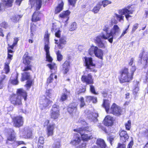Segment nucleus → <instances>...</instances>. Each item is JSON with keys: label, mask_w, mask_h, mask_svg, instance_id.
Masks as SVG:
<instances>
[{"label": "nucleus", "mask_w": 148, "mask_h": 148, "mask_svg": "<svg viewBox=\"0 0 148 148\" xmlns=\"http://www.w3.org/2000/svg\"><path fill=\"white\" fill-rule=\"evenodd\" d=\"M86 143L84 141H82L81 145L77 147V148H86Z\"/></svg>", "instance_id": "nucleus-53"}, {"label": "nucleus", "mask_w": 148, "mask_h": 148, "mask_svg": "<svg viewBox=\"0 0 148 148\" xmlns=\"http://www.w3.org/2000/svg\"><path fill=\"white\" fill-rule=\"evenodd\" d=\"M13 121L14 126L19 127L22 126L23 124V119L21 116H17L13 118Z\"/></svg>", "instance_id": "nucleus-14"}, {"label": "nucleus", "mask_w": 148, "mask_h": 148, "mask_svg": "<svg viewBox=\"0 0 148 148\" xmlns=\"http://www.w3.org/2000/svg\"><path fill=\"white\" fill-rule=\"evenodd\" d=\"M24 133L25 134V138H29L32 136V131L31 129L29 127H25L24 129Z\"/></svg>", "instance_id": "nucleus-30"}, {"label": "nucleus", "mask_w": 148, "mask_h": 148, "mask_svg": "<svg viewBox=\"0 0 148 148\" xmlns=\"http://www.w3.org/2000/svg\"><path fill=\"white\" fill-rule=\"evenodd\" d=\"M36 27L35 25H34L33 23H32L31 26V36H34L33 33L34 31H36Z\"/></svg>", "instance_id": "nucleus-44"}, {"label": "nucleus", "mask_w": 148, "mask_h": 148, "mask_svg": "<svg viewBox=\"0 0 148 148\" xmlns=\"http://www.w3.org/2000/svg\"><path fill=\"white\" fill-rule=\"evenodd\" d=\"M134 58H131L130 61L129 62V65L131 66L134 65Z\"/></svg>", "instance_id": "nucleus-61"}, {"label": "nucleus", "mask_w": 148, "mask_h": 148, "mask_svg": "<svg viewBox=\"0 0 148 148\" xmlns=\"http://www.w3.org/2000/svg\"><path fill=\"white\" fill-rule=\"evenodd\" d=\"M51 30L52 32L54 31L55 32L56 37H60L61 31L56 25H53Z\"/></svg>", "instance_id": "nucleus-32"}, {"label": "nucleus", "mask_w": 148, "mask_h": 148, "mask_svg": "<svg viewBox=\"0 0 148 148\" xmlns=\"http://www.w3.org/2000/svg\"><path fill=\"white\" fill-rule=\"evenodd\" d=\"M31 67L30 65H28L25 67L23 71L25 72H27L28 70H31Z\"/></svg>", "instance_id": "nucleus-59"}, {"label": "nucleus", "mask_w": 148, "mask_h": 148, "mask_svg": "<svg viewBox=\"0 0 148 148\" xmlns=\"http://www.w3.org/2000/svg\"><path fill=\"white\" fill-rule=\"evenodd\" d=\"M81 80L82 82L86 83L87 84L93 83L92 77L90 74H88L87 75H83L82 77Z\"/></svg>", "instance_id": "nucleus-16"}, {"label": "nucleus", "mask_w": 148, "mask_h": 148, "mask_svg": "<svg viewBox=\"0 0 148 148\" xmlns=\"http://www.w3.org/2000/svg\"><path fill=\"white\" fill-rule=\"evenodd\" d=\"M121 112L122 110L120 107L114 103L112 106L109 113H112L114 115L118 116L121 114Z\"/></svg>", "instance_id": "nucleus-13"}, {"label": "nucleus", "mask_w": 148, "mask_h": 148, "mask_svg": "<svg viewBox=\"0 0 148 148\" xmlns=\"http://www.w3.org/2000/svg\"><path fill=\"white\" fill-rule=\"evenodd\" d=\"M46 97H49L52 99H54L56 97L54 92L51 89L47 90L46 92Z\"/></svg>", "instance_id": "nucleus-29"}, {"label": "nucleus", "mask_w": 148, "mask_h": 148, "mask_svg": "<svg viewBox=\"0 0 148 148\" xmlns=\"http://www.w3.org/2000/svg\"><path fill=\"white\" fill-rule=\"evenodd\" d=\"M18 39L17 38H14V41L12 45L8 44V58L6 60H10V62L12 59L13 54L14 52L12 50L14 48L17 44L18 42Z\"/></svg>", "instance_id": "nucleus-8"}, {"label": "nucleus", "mask_w": 148, "mask_h": 148, "mask_svg": "<svg viewBox=\"0 0 148 148\" xmlns=\"http://www.w3.org/2000/svg\"><path fill=\"white\" fill-rule=\"evenodd\" d=\"M91 130V129L89 127L79 128L73 130L74 132H77L80 134L83 140L86 141L92 139L93 137L91 134L88 135L86 134L84 132H90Z\"/></svg>", "instance_id": "nucleus-5"}, {"label": "nucleus", "mask_w": 148, "mask_h": 148, "mask_svg": "<svg viewBox=\"0 0 148 148\" xmlns=\"http://www.w3.org/2000/svg\"><path fill=\"white\" fill-rule=\"evenodd\" d=\"M136 70V67L134 65L132 66L131 68L130 69V71L131 73H130V74H132V75L133 76L134 75V73L135 71Z\"/></svg>", "instance_id": "nucleus-57"}, {"label": "nucleus", "mask_w": 148, "mask_h": 148, "mask_svg": "<svg viewBox=\"0 0 148 148\" xmlns=\"http://www.w3.org/2000/svg\"><path fill=\"white\" fill-rule=\"evenodd\" d=\"M133 144V140L131 141L128 145L127 148H132Z\"/></svg>", "instance_id": "nucleus-64"}, {"label": "nucleus", "mask_w": 148, "mask_h": 148, "mask_svg": "<svg viewBox=\"0 0 148 148\" xmlns=\"http://www.w3.org/2000/svg\"><path fill=\"white\" fill-rule=\"evenodd\" d=\"M128 9L129 8H125L119 10H118L119 14H115L114 16L120 22L122 21L123 22L124 18V16L123 15H125L127 20H128L129 18L132 16L130 14H132L133 12V10H129Z\"/></svg>", "instance_id": "nucleus-3"}, {"label": "nucleus", "mask_w": 148, "mask_h": 148, "mask_svg": "<svg viewBox=\"0 0 148 148\" xmlns=\"http://www.w3.org/2000/svg\"><path fill=\"white\" fill-rule=\"evenodd\" d=\"M11 134L8 137L7 140H8L12 141L14 140L15 138V133L13 130H10Z\"/></svg>", "instance_id": "nucleus-40"}, {"label": "nucleus", "mask_w": 148, "mask_h": 148, "mask_svg": "<svg viewBox=\"0 0 148 148\" xmlns=\"http://www.w3.org/2000/svg\"><path fill=\"white\" fill-rule=\"evenodd\" d=\"M90 91L93 93L96 94V93L95 92V89L94 87L92 85H90Z\"/></svg>", "instance_id": "nucleus-60"}, {"label": "nucleus", "mask_w": 148, "mask_h": 148, "mask_svg": "<svg viewBox=\"0 0 148 148\" xmlns=\"http://www.w3.org/2000/svg\"><path fill=\"white\" fill-rule=\"evenodd\" d=\"M52 102V101L48 99L47 97H44L40 100V107L41 109L43 110L48 106Z\"/></svg>", "instance_id": "nucleus-15"}, {"label": "nucleus", "mask_w": 148, "mask_h": 148, "mask_svg": "<svg viewBox=\"0 0 148 148\" xmlns=\"http://www.w3.org/2000/svg\"><path fill=\"white\" fill-rule=\"evenodd\" d=\"M77 24L75 22H73L71 23L69 28L70 31H73L77 28Z\"/></svg>", "instance_id": "nucleus-46"}, {"label": "nucleus", "mask_w": 148, "mask_h": 148, "mask_svg": "<svg viewBox=\"0 0 148 148\" xmlns=\"http://www.w3.org/2000/svg\"><path fill=\"white\" fill-rule=\"evenodd\" d=\"M70 14V12L68 10L64 11L60 13L59 15L60 17L64 19V22L67 23L69 19V16Z\"/></svg>", "instance_id": "nucleus-23"}, {"label": "nucleus", "mask_w": 148, "mask_h": 148, "mask_svg": "<svg viewBox=\"0 0 148 148\" xmlns=\"http://www.w3.org/2000/svg\"><path fill=\"white\" fill-rule=\"evenodd\" d=\"M0 26L6 29L8 27V24L6 22L3 21L0 23Z\"/></svg>", "instance_id": "nucleus-54"}, {"label": "nucleus", "mask_w": 148, "mask_h": 148, "mask_svg": "<svg viewBox=\"0 0 148 148\" xmlns=\"http://www.w3.org/2000/svg\"><path fill=\"white\" fill-rule=\"evenodd\" d=\"M81 141L80 136L78 134H76L74 135V139L71 141V143L73 145L77 146L79 144Z\"/></svg>", "instance_id": "nucleus-22"}, {"label": "nucleus", "mask_w": 148, "mask_h": 148, "mask_svg": "<svg viewBox=\"0 0 148 148\" xmlns=\"http://www.w3.org/2000/svg\"><path fill=\"white\" fill-rule=\"evenodd\" d=\"M56 54L57 56V60L59 61H61L63 58L61 54L60 51H58L56 52Z\"/></svg>", "instance_id": "nucleus-48"}, {"label": "nucleus", "mask_w": 148, "mask_h": 148, "mask_svg": "<svg viewBox=\"0 0 148 148\" xmlns=\"http://www.w3.org/2000/svg\"><path fill=\"white\" fill-rule=\"evenodd\" d=\"M70 67V63L69 61H66L63 65V70L64 73H66L69 71Z\"/></svg>", "instance_id": "nucleus-35"}, {"label": "nucleus", "mask_w": 148, "mask_h": 148, "mask_svg": "<svg viewBox=\"0 0 148 148\" xmlns=\"http://www.w3.org/2000/svg\"><path fill=\"white\" fill-rule=\"evenodd\" d=\"M58 39H55V43L58 44L59 43L58 47L59 49H62L64 47V45L66 44V41L64 38H57Z\"/></svg>", "instance_id": "nucleus-19"}, {"label": "nucleus", "mask_w": 148, "mask_h": 148, "mask_svg": "<svg viewBox=\"0 0 148 148\" xmlns=\"http://www.w3.org/2000/svg\"><path fill=\"white\" fill-rule=\"evenodd\" d=\"M103 106L105 109L106 112L109 113L110 110V101L108 100H104Z\"/></svg>", "instance_id": "nucleus-33"}, {"label": "nucleus", "mask_w": 148, "mask_h": 148, "mask_svg": "<svg viewBox=\"0 0 148 148\" xmlns=\"http://www.w3.org/2000/svg\"><path fill=\"white\" fill-rule=\"evenodd\" d=\"M79 100L80 102V108H82L86 105V104L84 101V99L83 97H81L79 99Z\"/></svg>", "instance_id": "nucleus-47"}, {"label": "nucleus", "mask_w": 148, "mask_h": 148, "mask_svg": "<svg viewBox=\"0 0 148 148\" xmlns=\"http://www.w3.org/2000/svg\"><path fill=\"white\" fill-rule=\"evenodd\" d=\"M113 118L110 115L106 116L104 120V125L107 126H111L113 124Z\"/></svg>", "instance_id": "nucleus-18"}, {"label": "nucleus", "mask_w": 148, "mask_h": 148, "mask_svg": "<svg viewBox=\"0 0 148 148\" xmlns=\"http://www.w3.org/2000/svg\"><path fill=\"white\" fill-rule=\"evenodd\" d=\"M45 43L44 49L46 53V58L47 60L50 62L52 61V58L50 56L49 50L50 47L49 46V38H46L45 39Z\"/></svg>", "instance_id": "nucleus-12"}, {"label": "nucleus", "mask_w": 148, "mask_h": 148, "mask_svg": "<svg viewBox=\"0 0 148 148\" xmlns=\"http://www.w3.org/2000/svg\"><path fill=\"white\" fill-rule=\"evenodd\" d=\"M86 102L89 103L92 101L93 99V97L90 96H86L85 97Z\"/></svg>", "instance_id": "nucleus-55"}, {"label": "nucleus", "mask_w": 148, "mask_h": 148, "mask_svg": "<svg viewBox=\"0 0 148 148\" xmlns=\"http://www.w3.org/2000/svg\"><path fill=\"white\" fill-rule=\"evenodd\" d=\"M139 58L143 60L146 65L148 64V52L143 51L140 54Z\"/></svg>", "instance_id": "nucleus-20"}, {"label": "nucleus", "mask_w": 148, "mask_h": 148, "mask_svg": "<svg viewBox=\"0 0 148 148\" xmlns=\"http://www.w3.org/2000/svg\"><path fill=\"white\" fill-rule=\"evenodd\" d=\"M5 6H6L3 3H0V11H2L4 10Z\"/></svg>", "instance_id": "nucleus-63"}, {"label": "nucleus", "mask_w": 148, "mask_h": 148, "mask_svg": "<svg viewBox=\"0 0 148 148\" xmlns=\"http://www.w3.org/2000/svg\"><path fill=\"white\" fill-rule=\"evenodd\" d=\"M99 3H101V5H102L104 7H105L108 5L111 4L112 2L110 1L105 0H103L101 2Z\"/></svg>", "instance_id": "nucleus-45"}, {"label": "nucleus", "mask_w": 148, "mask_h": 148, "mask_svg": "<svg viewBox=\"0 0 148 148\" xmlns=\"http://www.w3.org/2000/svg\"><path fill=\"white\" fill-rule=\"evenodd\" d=\"M138 24L137 23H135L133 26V27L132 30V32H134L138 27Z\"/></svg>", "instance_id": "nucleus-56"}, {"label": "nucleus", "mask_w": 148, "mask_h": 148, "mask_svg": "<svg viewBox=\"0 0 148 148\" xmlns=\"http://www.w3.org/2000/svg\"><path fill=\"white\" fill-rule=\"evenodd\" d=\"M84 59L86 69L90 70V71L96 72L97 71L94 69L95 64L93 63L92 58H91L85 57Z\"/></svg>", "instance_id": "nucleus-9"}, {"label": "nucleus", "mask_w": 148, "mask_h": 148, "mask_svg": "<svg viewBox=\"0 0 148 148\" xmlns=\"http://www.w3.org/2000/svg\"><path fill=\"white\" fill-rule=\"evenodd\" d=\"M63 6L64 3L62 0H59L58 5L55 9V13L56 14L60 12L63 9Z\"/></svg>", "instance_id": "nucleus-25"}, {"label": "nucleus", "mask_w": 148, "mask_h": 148, "mask_svg": "<svg viewBox=\"0 0 148 148\" xmlns=\"http://www.w3.org/2000/svg\"><path fill=\"white\" fill-rule=\"evenodd\" d=\"M60 144L59 142L55 143L53 145L52 148H60Z\"/></svg>", "instance_id": "nucleus-52"}, {"label": "nucleus", "mask_w": 148, "mask_h": 148, "mask_svg": "<svg viewBox=\"0 0 148 148\" xmlns=\"http://www.w3.org/2000/svg\"><path fill=\"white\" fill-rule=\"evenodd\" d=\"M27 93L24 90L20 89L17 90L16 95H13L10 100L11 102L14 105H20L21 104V99L24 98L25 101L27 99Z\"/></svg>", "instance_id": "nucleus-2"}, {"label": "nucleus", "mask_w": 148, "mask_h": 148, "mask_svg": "<svg viewBox=\"0 0 148 148\" xmlns=\"http://www.w3.org/2000/svg\"><path fill=\"white\" fill-rule=\"evenodd\" d=\"M97 114L95 113H92L88 115V118L91 121L93 122L94 123H96L98 121V119H97Z\"/></svg>", "instance_id": "nucleus-28"}, {"label": "nucleus", "mask_w": 148, "mask_h": 148, "mask_svg": "<svg viewBox=\"0 0 148 148\" xmlns=\"http://www.w3.org/2000/svg\"><path fill=\"white\" fill-rule=\"evenodd\" d=\"M101 6V3H99V4H97V5L94 8L92 11L95 13H97L100 9Z\"/></svg>", "instance_id": "nucleus-41"}, {"label": "nucleus", "mask_w": 148, "mask_h": 148, "mask_svg": "<svg viewBox=\"0 0 148 148\" xmlns=\"http://www.w3.org/2000/svg\"><path fill=\"white\" fill-rule=\"evenodd\" d=\"M5 76L4 75L2 74V76L0 77V89H2L3 87V81L5 78Z\"/></svg>", "instance_id": "nucleus-49"}, {"label": "nucleus", "mask_w": 148, "mask_h": 148, "mask_svg": "<svg viewBox=\"0 0 148 148\" xmlns=\"http://www.w3.org/2000/svg\"><path fill=\"white\" fill-rule=\"evenodd\" d=\"M40 20V17L39 14V12H35L33 14L32 16V21L33 22H36Z\"/></svg>", "instance_id": "nucleus-34"}, {"label": "nucleus", "mask_w": 148, "mask_h": 148, "mask_svg": "<svg viewBox=\"0 0 148 148\" xmlns=\"http://www.w3.org/2000/svg\"><path fill=\"white\" fill-rule=\"evenodd\" d=\"M86 89L85 86L80 88L79 91L77 92L78 94H79L81 92H84L86 91Z\"/></svg>", "instance_id": "nucleus-62"}, {"label": "nucleus", "mask_w": 148, "mask_h": 148, "mask_svg": "<svg viewBox=\"0 0 148 148\" xmlns=\"http://www.w3.org/2000/svg\"><path fill=\"white\" fill-rule=\"evenodd\" d=\"M95 42L97 43L98 45L101 48H105V46L102 41L100 38H95Z\"/></svg>", "instance_id": "nucleus-38"}, {"label": "nucleus", "mask_w": 148, "mask_h": 148, "mask_svg": "<svg viewBox=\"0 0 148 148\" xmlns=\"http://www.w3.org/2000/svg\"><path fill=\"white\" fill-rule=\"evenodd\" d=\"M63 91L65 92L62 94L60 99V100L62 101L65 100L67 98V95H68L70 93V92L67 91L66 89H64Z\"/></svg>", "instance_id": "nucleus-37"}, {"label": "nucleus", "mask_w": 148, "mask_h": 148, "mask_svg": "<svg viewBox=\"0 0 148 148\" xmlns=\"http://www.w3.org/2000/svg\"><path fill=\"white\" fill-rule=\"evenodd\" d=\"M77 106L75 103H73L70 105L68 108V111L70 113H71L73 111H75L77 110Z\"/></svg>", "instance_id": "nucleus-36"}, {"label": "nucleus", "mask_w": 148, "mask_h": 148, "mask_svg": "<svg viewBox=\"0 0 148 148\" xmlns=\"http://www.w3.org/2000/svg\"><path fill=\"white\" fill-rule=\"evenodd\" d=\"M44 1V0H30L29 4L32 8L35 4L36 5V9L39 10L41 7L42 3Z\"/></svg>", "instance_id": "nucleus-17"}, {"label": "nucleus", "mask_w": 148, "mask_h": 148, "mask_svg": "<svg viewBox=\"0 0 148 148\" xmlns=\"http://www.w3.org/2000/svg\"><path fill=\"white\" fill-rule=\"evenodd\" d=\"M70 4L73 6H74L77 0H68Z\"/></svg>", "instance_id": "nucleus-58"}, {"label": "nucleus", "mask_w": 148, "mask_h": 148, "mask_svg": "<svg viewBox=\"0 0 148 148\" xmlns=\"http://www.w3.org/2000/svg\"><path fill=\"white\" fill-rule=\"evenodd\" d=\"M125 128L126 130H130L131 127V121L130 120H129L127 123L125 124Z\"/></svg>", "instance_id": "nucleus-50"}, {"label": "nucleus", "mask_w": 148, "mask_h": 148, "mask_svg": "<svg viewBox=\"0 0 148 148\" xmlns=\"http://www.w3.org/2000/svg\"><path fill=\"white\" fill-rule=\"evenodd\" d=\"M133 76L129 72L127 68L124 69L122 71L120 81L121 83L128 82L132 80Z\"/></svg>", "instance_id": "nucleus-7"}, {"label": "nucleus", "mask_w": 148, "mask_h": 148, "mask_svg": "<svg viewBox=\"0 0 148 148\" xmlns=\"http://www.w3.org/2000/svg\"><path fill=\"white\" fill-rule=\"evenodd\" d=\"M54 127L55 125L54 124L49 125L47 126V134L48 136H52L53 135Z\"/></svg>", "instance_id": "nucleus-26"}, {"label": "nucleus", "mask_w": 148, "mask_h": 148, "mask_svg": "<svg viewBox=\"0 0 148 148\" xmlns=\"http://www.w3.org/2000/svg\"><path fill=\"white\" fill-rule=\"evenodd\" d=\"M59 107L56 104H54L51 111V117L52 119H56L58 118L60 114Z\"/></svg>", "instance_id": "nucleus-11"}, {"label": "nucleus", "mask_w": 148, "mask_h": 148, "mask_svg": "<svg viewBox=\"0 0 148 148\" xmlns=\"http://www.w3.org/2000/svg\"><path fill=\"white\" fill-rule=\"evenodd\" d=\"M88 53L92 56L95 55L96 57L101 59H103V51L96 46H92L88 50Z\"/></svg>", "instance_id": "nucleus-6"}, {"label": "nucleus", "mask_w": 148, "mask_h": 148, "mask_svg": "<svg viewBox=\"0 0 148 148\" xmlns=\"http://www.w3.org/2000/svg\"><path fill=\"white\" fill-rule=\"evenodd\" d=\"M47 66L50 69L51 72H53L51 73L48 77L47 80V84H50V86L52 87H54L56 84L55 82H53L54 80V79H56L57 78V76L55 75L54 73L56 72L57 68L55 64L52 63L51 64H48Z\"/></svg>", "instance_id": "nucleus-4"}, {"label": "nucleus", "mask_w": 148, "mask_h": 148, "mask_svg": "<svg viewBox=\"0 0 148 148\" xmlns=\"http://www.w3.org/2000/svg\"><path fill=\"white\" fill-rule=\"evenodd\" d=\"M3 3L6 6L10 7L12 5L13 0H2Z\"/></svg>", "instance_id": "nucleus-42"}, {"label": "nucleus", "mask_w": 148, "mask_h": 148, "mask_svg": "<svg viewBox=\"0 0 148 148\" xmlns=\"http://www.w3.org/2000/svg\"><path fill=\"white\" fill-rule=\"evenodd\" d=\"M22 16L21 15H16L12 16L11 19L12 21L14 22H16L19 21L20 18Z\"/></svg>", "instance_id": "nucleus-43"}, {"label": "nucleus", "mask_w": 148, "mask_h": 148, "mask_svg": "<svg viewBox=\"0 0 148 148\" xmlns=\"http://www.w3.org/2000/svg\"><path fill=\"white\" fill-rule=\"evenodd\" d=\"M22 75L21 81L23 82L25 80L27 79V83L25 86L26 87L30 88L33 84V79H31L29 73L24 72L22 73Z\"/></svg>", "instance_id": "nucleus-10"}, {"label": "nucleus", "mask_w": 148, "mask_h": 148, "mask_svg": "<svg viewBox=\"0 0 148 148\" xmlns=\"http://www.w3.org/2000/svg\"><path fill=\"white\" fill-rule=\"evenodd\" d=\"M96 144L97 145V147L94 146V148H95V147L97 148H106V145L103 139L100 138L98 139L97 140Z\"/></svg>", "instance_id": "nucleus-21"}, {"label": "nucleus", "mask_w": 148, "mask_h": 148, "mask_svg": "<svg viewBox=\"0 0 148 148\" xmlns=\"http://www.w3.org/2000/svg\"><path fill=\"white\" fill-rule=\"evenodd\" d=\"M119 135L120 140L122 143L126 142L129 137L126 132L124 130L121 131Z\"/></svg>", "instance_id": "nucleus-24"}, {"label": "nucleus", "mask_w": 148, "mask_h": 148, "mask_svg": "<svg viewBox=\"0 0 148 148\" xmlns=\"http://www.w3.org/2000/svg\"><path fill=\"white\" fill-rule=\"evenodd\" d=\"M32 58V57L29 56L27 54H25L23 57V63L26 65H28L30 64V60Z\"/></svg>", "instance_id": "nucleus-31"}, {"label": "nucleus", "mask_w": 148, "mask_h": 148, "mask_svg": "<svg viewBox=\"0 0 148 148\" xmlns=\"http://www.w3.org/2000/svg\"><path fill=\"white\" fill-rule=\"evenodd\" d=\"M112 22L113 21L112 20V22L108 21L106 23L103 28V30L106 33V35L103 34L101 37H113L118 34L120 31V29L117 25H114L112 28L113 25Z\"/></svg>", "instance_id": "nucleus-1"}, {"label": "nucleus", "mask_w": 148, "mask_h": 148, "mask_svg": "<svg viewBox=\"0 0 148 148\" xmlns=\"http://www.w3.org/2000/svg\"><path fill=\"white\" fill-rule=\"evenodd\" d=\"M10 63V60H6V62L5 63L4 70L5 72V73H8L10 71V68L9 65Z\"/></svg>", "instance_id": "nucleus-39"}, {"label": "nucleus", "mask_w": 148, "mask_h": 148, "mask_svg": "<svg viewBox=\"0 0 148 148\" xmlns=\"http://www.w3.org/2000/svg\"><path fill=\"white\" fill-rule=\"evenodd\" d=\"M44 138L42 136H40L39 137L38 142V145L39 146V144L43 145L44 143Z\"/></svg>", "instance_id": "nucleus-51"}, {"label": "nucleus", "mask_w": 148, "mask_h": 148, "mask_svg": "<svg viewBox=\"0 0 148 148\" xmlns=\"http://www.w3.org/2000/svg\"><path fill=\"white\" fill-rule=\"evenodd\" d=\"M18 74L17 72H15L12 74L10 79L11 80V83L13 84L17 85L18 83V81L17 79L18 78Z\"/></svg>", "instance_id": "nucleus-27"}]
</instances>
